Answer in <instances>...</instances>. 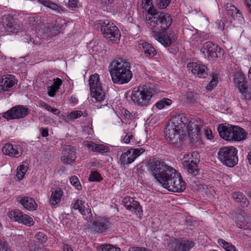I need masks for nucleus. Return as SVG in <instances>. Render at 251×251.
<instances>
[{
  "mask_svg": "<svg viewBox=\"0 0 251 251\" xmlns=\"http://www.w3.org/2000/svg\"><path fill=\"white\" fill-rule=\"evenodd\" d=\"M218 243L221 246L224 248L226 251H238L234 246L223 239H219Z\"/></svg>",
  "mask_w": 251,
  "mask_h": 251,
  "instance_id": "obj_32",
  "label": "nucleus"
},
{
  "mask_svg": "<svg viewBox=\"0 0 251 251\" xmlns=\"http://www.w3.org/2000/svg\"><path fill=\"white\" fill-rule=\"evenodd\" d=\"M148 17H146V24L152 33H159L168 29L172 24V19L166 12L159 11L154 7H150L148 10Z\"/></svg>",
  "mask_w": 251,
  "mask_h": 251,
  "instance_id": "obj_4",
  "label": "nucleus"
},
{
  "mask_svg": "<svg viewBox=\"0 0 251 251\" xmlns=\"http://www.w3.org/2000/svg\"><path fill=\"white\" fill-rule=\"evenodd\" d=\"M202 49L206 50L208 53V57L216 58L218 57L217 51L220 52L222 49L217 45L213 44L211 42H207L203 45Z\"/></svg>",
  "mask_w": 251,
  "mask_h": 251,
  "instance_id": "obj_22",
  "label": "nucleus"
},
{
  "mask_svg": "<svg viewBox=\"0 0 251 251\" xmlns=\"http://www.w3.org/2000/svg\"><path fill=\"white\" fill-rule=\"evenodd\" d=\"M142 47L146 56L152 57L156 55L157 51L151 44L148 42H144L142 44Z\"/></svg>",
  "mask_w": 251,
  "mask_h": 251,
  "instance_id": "obj_28",
  "label": "nucleus"
},
{
  "mask_svg": "<svg viewBox=\"0 0 251 251\" xmlns=\"http://www.w3.org/2000/svg\"><path fill=\"white\" fill-rule=\"evenodd\" d=\"M17 82V80L13 75H7L0 77V93L9 90Z\"/></svg>",
  "mask_w": 251,
  "mask_h": 251,
  "instance_id": "obj_18",
  "label": "nucleus"
},
{
  "mask_svg": "<svg viewBox=\"0 0 251 251\" xmlns=\"http://www.w3.org/2000/svg\"><path fill=\"white\" fill-rule=\"evenodd\" d=\"M227 15L231 16L235 20L243 19L241 12L235 6L231 3H228L226 7Z\"/></svg>",
  "mask_w": 251,
  "mask_h": 251,
  "instance_id": "obj_23",
  "label": "nucleus"
},
{
  "mask_svg": "<svg viewBox=\"0 0 251 251\" xmlns=\"http://www.w3.org/2000/svg\"><path fill=\"white\" fill-rule=\"evenodd\" d=\"M63 192L59 187L56 188L51 193L50 203L51 206H55L61 201V198L63 196Z\"/></svg>",
  "mask_w": 251,
  "mask_h": 251,
  "instance_id": "obj_26",
  "label": "nucleus"
},
{
  "mask_svg": "<svg viewBox=\"0 0 251 251\" xmlns=\"http://www.w3.org/2000/svg\"><path fill=\"white\" fill-rule=\"evenodd\" d=\"M20 223L23 224L24 225L28 226H31L34 224L33 219L29 215L25 214H24Z\"/></svg>",
  "mask_w": 251,
  "mask_h": 251,
  "instance_id": "obj_39",
  "label": "nucleus"
},
{
  "mask_svg": "<svg viewBox=\"0 0 251 251\" xmlns=\"http://www.w3.org/2000/svg\"><path fill=\"white\" fill-rule=\"evenodd\" d=\"M186 98L187 102L194 103L198 99L199 94L192 92H188L186 93Z\"/></svg>",
  "mask_w": 251,
  "mask_h": 251,
  "instance_id": "obj_37",
  "label": "nucleus"
},
{
  "mask_svg": "<svg viewBox=\"0 0 251 251\" xmlns=\"http://www.w3.org/2000/svg\"><path fill=\"white\" fill-rule=\"evenodd\" d=\"M83 115V112L81 110H76L71 112L67 116L69 120L74 121L75 120L80 117Z\"/></svg>",
  "mask_w": 251,
  "mask_h": 251,
  "instance_id": "obj_42",
  "label": "nucleus"
},
{
  "mask_svg": "<svg viewBox=\"0 0 251 251\" xmlns=\"http://www.w3.org/2000/svg\"><path fill=\"white\" fill-rule=\"evenodd\" d=\"M187 132L191 146L197 148L202 144L201 127L186 116L179 114L170 119L164 130L165 139L176 148H180Z\"/></svg>",
  "mask_w": 251,
  "mask_h": 251,
  "instance_id": "obj_1",
  "label": "nucleus"
},
{
  "mask_svg": "<svg viewBox=\"0 0 251 251\" xmlns=\"http://www.w3.org/2000/svg\"><path fill=\"white\" fill-rule=\"evenodd\" d=\"M237 150L232 146L224 147L218 152V159L225 165L233 167L238 163Z\"/></svg>",
  "mask_w": 251,
  "mask_h": 251,
  "instance_id": "obj_8",
  "label": "nucleus"
},
{
  "mask_svg": "<svg viewBox=\"0 0 251 251\" xmlns=\"http://www.w3.org/2000/svg\"><path fill=\"white\" fill-rule=\"evenodd\" d=\"M159 33H152V36L165 47H170L175 41V34L174 32L165 29Z\"/></svg>",
  "mask_w": 251,
  "mask_h": 251,
  "instance_id": "obj_11",
  "label": "nucleus"
},
{
  "mask_svg": "<svg viewBox=\"0 0 251 251\" xmlns=\"http://www.w3.org/2000/svg\"><path fill=\"white\" fill-rule=\"evenodd\" d=\"M35 237L37 240L43 243H45L48 240L47 236L42 232H38L35 235Z\"/></svg>",
  "mask_w": 251,
  "mask_h": 251,
  "instance_id": "obj_49",
  "label": "nucleus"
},
{
  "mask_svg": "<svg viewBox=\"0 0 251 251\" xmlns=\"http://www.w3.org/2000/svg\"><path fill=\"white\" fill-rule=\"evenodd\" d=\"M152 97L151 88L147 85L139 86L134 88L131 95V99L133 102L138 106H146L150 102Z\"/></svg>",
  "mask_w": 251,
  "mask_h": 251,
  "instance_id": "obj_7",
  "label": "nucleus"
},
{
  "mask_svg": "<svg viewBox=\"0 0 251 251\" xmlns=\"http://www.w3.org/2000/svg\"><path fill=\"white\" fill-rule=\"evenodd\" d=\"M29 24L37 28L42 25L40 18L37 16H31L29 18Z\"/></svg>",
  "mask_w": 251,
  "mask_h": 251,
  "instance_id": "obj_41",
  "label": "nucleus"
},
{
  "mask_svg": "<svg viewBox=\"0 0 251 251\" xmlns=\"http://www.w3.org/2000/svg\"><path fill=\"white\" fill-rule=\"evenodd\" d=\"M97 144L93 142H91L88 144V147L89 150L93 151H97Z\"/></svg>",
  "mask_w": 251,
  "mask_h": 251,
  "instance_id": "obj_57",
  "label": "nucleus"
},
{
  "mask_svg": "<svg viewBox=\"0 0 251 251\" xmlns=\"http://www.w3.org/2000/svg\"><path fill=\"white\" fill-rule=\"evenodd\" d=\"M235 212V222L237 226L241 228H246L248 227L249 218L245 211L238 207L234 211Z\"/></svg>",
  "mask_w": 251,
  "mask_h": 251,
  "instance_id": "obj_16",
  "label": "nucleus"
},
{
  "mask_svg": "<svg viewBox=\"0 0 251 251\" xmlns=\"http://www.w3.org/2000/svg\"><path fill=\"white\" fill-rule=\"evenodd\" d=\"M172 102V100L168 98H163L160 101H158L155 105L159 109H161L165 107V106L170 105Z\"/></svg>",
  "mask_w": 251,
  "mask_h": 251,
  "instance_id": "obj_38",
  "label": "nucleus"
},
{
  "mask_svg": "<svg viewBox=\"0 0 251 251\" xmlns=\"http://www.w3.org/2000/svg\"><path fill=\"white\" fill-rule=\"evenodd\" d=\"M28 247L30 251H38L39 250V247L35 244L34 241H30Z\"/></svg>",
  "mask_w": 251,
  "mask_h": 251,
  "instance_id": "obj_54",
  "label": "nucleus"
},
{
  "mask_svg": "<svg viewBox=\"0 0 251 251\" xmlns=\"http://www.w3.org/2000/svg\"><path fill=\"white\" fill-rule=\"evenodd\" d=\"M102 179V177L97 171H92L89 176L88 180L91 182H100Z\"/></svg>",
  "mask_w": 251,
  "mask_h": 251,
  "instance_id": "obj_36",
  "label": "nucleus"
},
{
  "mask_svg": "<svg viewBox=\"0 0 251 251\" xmlns=\"http://www.w3.org/2000/svg\"><path fill=\"white\" fill-rule=\"evenodd\" d=\"M53 83L50 85L47 86L48 93L49 96L53 97L58 91L60 86L62 83V80L59 78H53ZM50 84V83H49Z\"/></svg>",
  "mask_w": 251,
  "mask_h": 251,
  "instance_id": "obj_25",
  "label": "nucleus"
},
{
  "mask_svg": "<svg viewBox=\"0 0 251 251\" xmlns=\"http://www.w3.org/2000/svg\"><path fill=\"white\" fill-rule=\"evenodd\" d=\"M245 76L242 73H237L235 74L233 81L234 83L238 85L239 89H243V87L247 85V82L245 81ZM244 88H243L244 89Z\"/></svg>",
  "mask_w": 251,
  "mask_h": 251,
  "instance_id": "obj_29",
  "label": "nucleus"
},
{
  "mask_svg": "<svg viewBox=\"0 0 251 251\" xmlns=\"http://www.w3.org/2000/svg\"><path fill=\"white\" fill-rule=\"evenodd\" d=\"M244 2L249 12L251 13V0H244Z\"/></svg>",
  "mask_w": 251,
  "mask_h": 251,
  "instance_id": "obj_59",
  "label": "nucleus"
},
{
  "mask_svg": "<svg viewBox=\"0 0 251 251\" xmlns=\"http://www.w3.org/2000/svg\"><path fill=\"white\" fill-rule=\"evenodd\" d=\"M70 181L72 185H73L77 190L81 189V186L78 178L76 176H71Z\"/></svg>",
  "mask_w": 251,
  "mask_h": 251,
  "instance_id": "obj_45",
  "label": "nucleus"
},
{
  "mask_svg": "<svg viewBox=\"0 0 251 251\" xmlns=\"http://www.w3.org/2000/svg\"><path fill=\"white\" fill-rule=\"evenodd\" d=\"M128 151H130L131 158L134 161L136 158L145 151V150L143 148H131L129 149Z\"/></svg>",
  "mask_w": 251,
  "mask_h": 251,
  "instance_id": "obj_35",
  "label": "nucleus"
},
{
  "mask_svg": "<svg viewBox=\"0 0 251 251\" xmlns=\"http://www.w3.org/2000/svg\"><path fill=\"white\" fill-rule=\"evenodd\" d=\"M194 244L193 242L188 240L175 238L170 241L168 247L172 251H189Z\"/></svg>",
  "mask_w": 251,
  "mask_h": 251,
  "instance_id": "obj_12",
  "label": "nucleus"
},
{
  "mask_svg": "<svg viewBox=\"0 0 251 251\" xmlns=\"http://www.w3.org/2000/svg\"><path fill=\"white\" fill-rule=\"evenodd\" d=\"M217 130L221 138L229 141H240L244 140L247 135L243 128L236 126L220 124Z\"/></svg>",
  "mask_w": 251,
  "mask_h": 251,
  "instance_id": "obj_5",
  "label": "nucleus"
},
{
  "mask_svg": "<svg viewBox=\"0 0 251 251\" xmlns=\"http://www.w3.org/2000/svg\"><path fill=\"white\" fill-rule=\"evenodd\" d=\"M62 153L63 156L61 160L65 164H71L75 161L76 149L71 145H65L63 148Z\"/></svg>",
  "mask_w": 251,
  "mask_h": 251,
  "instance_id": "obj_13",
  "label": "nucleus"
},
{
  "mask_svg": "<svg viewBox=\"0 0 251 251\" xmlns=\"http://www.w3.org/2000/svg\"><path fill=\"white\" fill-rule=\"evenodd\" d=\"M27 43L29 44V42H31L33 43V45H38L40 44L41 43V39L39 38V37H36L35 39L30 38L29 41H27Z\"/></svg>",
  "mask_w": 251,
  "mask_h": 251,
  "instance_id": "obj_56",
  "label": "nucleus"
},
{
  "mask_svg": "<svg viewBox=\"0 0 251 251\" xmlns=\"http://www.w3.org/2000/svg\"><path fill=\"white\" fill-rule=\"evenodd\" d=\"M30 109L23 105H18L4 112L2 117L7 120H14L24 118L30 113Z\"/></svg>",
  "mask_w": 251,
  "mask_h": 251,
  "instance_id": "obj_10",
  "label": "nucleus"
},
{
  "mask_svg": "<svg viewBox=\"0 0 251 251\" xmlns=\"http://www.w3.org/2000/svg\"><path fill=\"white\" fill-rule=\"evenodd\" d=\"M85 202L81 200L77 199L75 200L73 204V208L75 210H78L81 212L85 207L84 206Z\"/></svg>",
  "mask_w": 251,
  "mask_h": 251,
  "instance_id": "obj_43",
  "label": "nucleus"
},
{
  "mask_svg": "<svg viewBox=\"0 0 251 251\" xmlns=\"http://www.w3.org/2000/svg\"><path fill=\"white\" fill-rule=\"evenodd\" d=\"M41 135L43 137H46L49 135V129L48 128H42Z\"/></svg>",
  "mask_w": 251,
  "mask_h": 251,
  "instance_id": "obj_61",
  "label": "nucleus"
},
{
  "mask_svg": "<svg viewBox=\"0 0 251 251\" xmlns=\"http://www.w3.org/2000/svg\"><path fill=\"white\" fill-rule=\"evenodd\" d=\"M91 96L98 101H102L105 99V93L100 81V76L98 74L91 75L89 80Z\"/></svg>",
  "mask_w": 251,
  "mask_h": 251,
  "instance_id": "obj_9",
  "label": "nucleus"
},
{
  "mask_svg": "<svg viewBox=\"0 0 251 251\" xmlns=\"http://www.w3.org/2000/svg\"><path fill=\"white\" fill-rule=\"evenodd\" d=\"M92 228L97 233H100L106 231L111 226V223L105 217H97L92 223Z\"/></svg>",
  "mask_w": 251,
  "mask_h": 251,
  "instance_id": "obj_14",
  "label": "nucleus"
},
{
  "mask_svg": "<svg viewBox=\"0 0 251 251\" xmlns=\"http://www.w3.org/2000/svg\"><path fill=\"white\" fill-rule=\"evenodd\" d=\"M58 25L56 26H53L51 27H48L47 29V32H49V35L50 36H55L58 34L60 32V29H61V27L59 28H58Z\"/></svg>",
  "mask_w": 251,
  "mask_h": 251,
  "instance_id": "obj_47",
  "label": "nucleus"
},
{
  "mask_svg": "<svg viewBox=\"0 0 251 251\" xmlns=\"http://www.w3.org/2000/svg\"><path fill=\"white\" fill-rule=\"evenodd\" d=\"M109 151V148L107 146L102 144H97V152L100 153L107 152Z\"/></svg>",
  "mask_w": 251,
  "mask_h": 251,
  "instance_id": "obj_51",
  "label": "nucleus"
},
{
  "mask_svg": "<svg viewBox=\"0 0 251 251\" xmlns=\"http://www.w3.org/2000/svg\"><path fill=\"white\" fill-rule=\"evenodd\" d=\"M27 169L28 167L24 165H21L18 167L17 169L16 176L19 180H21L23 178Z\"/></svg>",
  "mask_w": 251,
  "mask_h": 251,
  "instance_id": "obj_34",
  "label": "nucleus"
},
{
  "mask_svg": "<svg viewBox=\"0 0 251 251\" xmlns=\"http://www.w3.org/2000/svg\"><path fill=\"white\" fill-rule=\"evenodd\" d=\"M120 161L123 166L128 165L133 162L132 159L130 152L128 150L126 152H123L120 156Z\"/></svg>",
  "mask_w": 251,
  "mask_h": 251,
  "instance_id": "obj_31",
  "label": "nucleus"
},
{
  "mask_svg": "<svg viewBox=\"0 0 251 251\" xmlns=\"http://www.w3.org/2000/svg\"><path fill=\"white\" fill-rule=\"evenodd\" d=\"M24 215V213L21 211L15 209L10 211L8 214V216L11 219L20 223Z\"/></svg>",
  "mask_w": 251,
  "mask_h": 251,
  "instance_id": "obj_30",
  "label": "nucleus"
},
{
  "mask_svg": "<svg viewBox=\"0 0 251 251\" xmlns=\"http://www.w3.org/2000/svg\"><path fill=\"white\" fill-rule=\"evenodd\" d=\"M124 205L128 210L133 211L136 215L140 216L142 213V208L139 202L133 198L125 197L123 201Z\"/></svg>",
  "mask_w": 251,
  "mask_h": 251,
  "instance_id": "obj_17",
  "label": "nucleus"
},
{
  "mask_svg": "<svg viewBox=\"0 0 251 251\" xmlns=\"http://www.w3.org/2000/svg\"><path fill=\"white\" fill-rule=\"evenodd\" d=\"M97 29L100 28L103 36L113 43H118L121 36L118 28L108 20L97 21L95 23Z\"/></svg>",
  "mask_w": 251,
  "mask_h": 251,
  "instance_id": "obj_6",
  "label": "nucleus"
},
{
  "mask_svg": "<svg viewBox=\"0 0 251 251\" xmlns=\"http://www.w3.org/2000/svg\"><path fill=\"white\" fill-rule=\"evenodd\" d=\"M2 151L4 154L18 158L22 154V151L21 148L17 146H13L10 143L5 144L2 148Z\"/></svg>",
  "mask_w": 251,
  "mask_h": 251,
  "instance_id": "obj_20",
  "label": "nucleus"
},
{
  "mask_svg": "<svg viewBox=\"0 0 251 251\" xmlns=\"http://www.w3.org/2000/svg\"><path fill=\"white\" fill-rule=\"evenodd\" d=\"M80 213L88 222L90 223L92 222L93 218L90 208L85 207Z\"/></svg>",
  "mask_w": 251,
  "mask_h": 251,
  "instance_id": "obj_33",
  "label": "nucleus"
},
{
  "mask_svg": "<svg viewBox=\"0 0 251 251\" xmlns=\"http://www.w3.org/2000/svg\"><path fill=\"white\" fill-rule=\"evenodd\" d=\"M40 106L49 111H50V107H51L49 104H47V103L44 101H41L40 102Z\"/></svg>",
  "mask_w": 251,
  "mask_h": 251,
  "instance_id": "obj_60",
  "label": "nucleus"
},
{
  "mask_svg": "<svg viewBox=\"0 0 251 251\" xmlns=\"http://www.w3.org/2000/svg\"><path fill=\"white\" fill-rule=\"evenodd\" d=\"M46 3H47V7L55 11L58 13H61L63 11L62 8L60 6L53 2L49 0L48 2Z\"/></svg>",
  "mask_w": 251,
  "mask_h": 251,
  "instance_id": "obj_44",
  "label": "nucleus"
},
{
  "mask_svg": "<svg viewBox=\"0 0 251 251\" xmlns=\"http://www.w3.org/2000/svg\"><path fill=\"white\" fill-rule=\"evenodd\" d=\"M243 88H240L239 89L241 93L243 95L245 99L246 100H250L251 99V92H250L248 91V85L246 86L245 87H243Z\"/></svg>",
  "mask_w": 251,
  "mask_h": 251,
  "instance_id": "obj_48",
  "label": "nucleus"
},
{
  "mask_svg": "<svg viewBox=\"0 0 251 251\" xmlns=\"http://www.w3.org/2000/svg\"><path fill=\"white\" fill-rule=\"evenodd\" d=\"M0 251H11L8 244L0 238Z\"/></svg>",
  "mask_w": 251,
  "mask_h": 251,
  "instance_id": "obj_50",
  "label": "nucleus"
},
{
  "mask_svg": "<svg viewBox=\"0 0 251 251\" xmlns=\"http://www.w3.org/2000/svg\"><path fill=\"white\" fill-rule=\"evenodd\" d=\"M189 71L200 78H205L208 75V69L204 65L197 62H190L187 64Z\"/></svg>",
  "mask_w": 251,
  "mask_h": 251,
  "instance_id": "obj_15",
  "label": "nucleus"
},
{
  "mask_svg": "<svg viewBox=\"0 0 251 251\" xmlns=\"http://www.w3.org/2000/svg\"><path fill=\"white\" fill-rule=\"evenodd\" d=\"M108 68L112 81L114 83L126 84L129 82L132 77L130 63L124 56L116 57L109 64Z\"/></svg>",
  "mask_w": 251,
  "mask_h": 251,
  "instance_id": "obj_3",
  "label": "nucleus"
},
{
  "mask_svg": "<svg viewBox=\"0 0 251 251\" xmlns=\"http://www.w3.org/2000/svg\"><path fill=\"white\" fill-rule=\"evenodd\" d=\"M217 84V78L213 77L210 82L206 86V89L208 90H212L214 87H216Z\"/></svg>",
  "mask_w": 251,
  "mask_h": 251,
  "instance_id": "obj_52",
  "label": "nucleus"
},
{
  "mask_svg": "<svg viewBox=\"0 0 251 251\" xmlns=\"http://www.w3.org/2000/svg\"><path fill=\"white\" fill-rule=\"evenodd\" d=\"M232 198L236 202L240 203L243 207L248 206L249 204V201L241 192H236L233 193Z\"/></svg>",
  "mask_w": 251,
  "mask_h": 251,
  "instance_id": "obj_27",
  "label": "nucleus"
},
{
  "mask_svg": "<svg viewBox=\"0 0 251 251\" xmlns=\"http://www.w3.org/2000/svg\"><path fill=\"white\" fill-rule=\"evenodd\" d=\"M171 1V0H156L155 6L160 9H165L170 3Z\"/></svg>",
  "mask_w": 251,
  "mask_h": 251,
  "instance_id": "obj_40",
  "label": "nucleus"
},
{
  "mask_svg": "<svg viewBox=\"0 0 251 251\" xmlns=\"http://www.w3.org/2000/svg\"><path fill=\"white\" fill-rule=\"evenodd\" d=\"M204 134L207 139H212L213 138V136L212 135V131L211 130L205 129Z\"/></svg>",
  "mask_w": 251,
  "mask_h": 251,
  "instance_id": "obj_58",
  "label": "nucleus"
},
{
  "mask_svg": "<svg viewBox=\"0 0 251 251\" xmlns=\"http://www.w3.org/2000/svg\"><path fill=\"white\" fill-rule=\"evenodd\" d=\"M17 200L25 208L28 210L33 211L37 208V204L32 198L27 196H18Z\"/></svg>",
  "mask_w": 251,
  "mask_h": 251,
  "instance_id": "obj_21",
  "label": "nucleus"
},
{
  "mask_svg": "<svg viewBox=\"0 0 251 251\" xmlns=\"http://www.w3.org/2000/svg\"><path fill=\"white\" fill-rule=\"evenodd\" d=\"M49 111L52 112L53 114L56 115H59L60 113V111L58 109L53 108L52 107H50V109Z\"/></svg>",
  "mask_w": 251,
  "mask_h": 251,
  "instance_id": "obj_63",
  "label": "nucleus"
},
{
  "mask_svg": "<svg viewBox=\"0 0 251 251\" xmlns=\"http://www.w3.org/2000/svg\"><path fill=\"white\" fill-rule=\"evenodd\" d=\"M101 251H121V250L113 245L106 244L101 246Z\"/></svg>",
  "mask_w": 251,
  "mask_h": 251,
  "instance_id": "obj_46",
  "label": "nucleus"
},
{
  "mask_svg": "<svg viewBox=\"0 0 251 251\" xmlns=\"http://www.w3.org/2000/svg\"><path fill=\"white\" fill-rule=\"evenodd\" d=\"M193 222L190 218H186L182 222V225L186 226H189L192 225Z\"/></svg>",
  "mask_w": 251,
  "mask_h": 251,
  "instance_id": "obj_55",
  "label": "nucleus"
},
{
  "mask_svg": "<svg viewBox=\"0 0 251 251\" xmlns=\"http://www.w3.org/2000/svg\"><path fill=\"white\" fill-rule=\"evenodd\" d=\"M132 137L133 136L132 134H127L124 138V142L126 143H128L130 142V139H132Z\"/></svg>",
  "mask_w": 251,
  "mask_h": 251,
  "instance_id": "obj_62",
  "label": "nucleus"
},
{
  "mask_svg": "<svg viewBox=\"0 0 251 251\" xmlns=\"http://www.w3.org/2000/svg\"><path fill=\"white\" fill-rule=\"evenodd\" d=\"M131 251H151L150 250H148L145 248H139V247H136V248H133Z\"/></svg>",
  "mask_w": 251,
  "mask_h": 251,
  "instance_id": "obj_64",
  "label": "nucleus"
},
{
  "mask_svg": "<svg viewBox=\"0 0 251 251\" xmlns=\"http://www.w3.org/2000/svg\"><path fill=\"white\" fill-rule=\"evenodd\" d=\"M1 21L5 31L17 32L18 31L19 26L12 16L9 15H4L1 19Z\"/></svg>",
  "mask_w": 251,
  "mask_h": 251,
  "instance_id": "obj_19",
  "label": "nucleus"
},
{
  "mask_svg": "<svg viewBox=\"0 0 251 251\" xmlns=\"http://www.w3.org/2000/svg\"><path fill=\"white\" fill-rule=\"evenodd\" d=\"M81 6L79 0H69V8H78Z\"/></svg>",
  "mask_w": 251,
  "mask_h": 251,
  "instance_id": "obj_53",
  "label": "nucleus"
},
{
  "mask_svg": "<svg viewBox=\"0 0 251 251\" xmlns=\"http://www.w3.org/2000/svg\"><path fill=\"white\" fill-rule=\"evenodd\" d=\"M147 166L149 172L164 188L173 192H182L185 189V182L180 174L163 161L156 158L150 159L147 161Z\"/></svg>",
  "mask_w": 251,
  "mask_h": 251,
  "instance_id": "obj_2",
  "label": "nucleus"
},
{
  "mask_svg": "<svg viewBox=\"0 0 251 251\" xmlns=\"http://www.w3.org/2000/svg\"><path fill=\"white\" fill-rule=\"evenodd\" d=\"M199 162V160H192L190 162L189 161L184 162L183 165L189 174L196 176L199 175L200 173V170L198 167Z\"/></svg>",
  "mask_w": 251,
  "mask_h": 251,
  "instance_id": "obj_24",
  "label": "nucleus"
}]
</instances>
